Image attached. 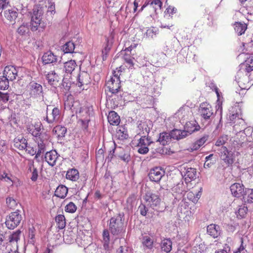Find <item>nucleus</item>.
Returning <instances> with one entry per match:
<instances>
[{"label":"nucleus","instance_id":"obj_1","mask_svg":"<svg viewBox=\"0 0 253 253\" xmlns=\"http://www.w3.org/2000/svg\"><path fill=\"white\" fill-rule=\"evenodd\" d=\"M124 214L119 213L110 219L109 230L116 238H122L126 233V225L124 223Z\"/></svg>","mask_w":253,"mask_h":253},{"label":"nucleus","instance_id":"obj_2","mask_svg":"<svg viewBox=\"0 0 253 253\" xmlns=\"http://www.w3.org/2000/svg\"><path fill=\"white\" fill-rule=\"evenodd\" d=\"M144 199L146 202L147 206L158 212H163L166 209V208L163 209L160 207L161 200L158 194V192L147 191L144 196Z\"/></svg>","mask_w":253,"mask_h":253},{"label":"nucleus","instance_id":"obj_3","mask_svg":"<svg viewBox=\"0 0 253 253\" xmlns=\"http://www.w3.org/2000/svg\"><path fill=\"white\" fill-rule=\"evenodd\" d=\"M28 87L30 98L37 102L44 100V92L41 84L35 82H31Z\"/></svg>","mask_w":253,"mask_h":253},{"label":"nucleus","instance_id":"obj_4","mask_svg":"<svg viewBox=\"0 0 253 253\" xmlns=\"http://www.w3.org/2000/svg\"><path fill=\"white\" fill-rule=\"evenodd\" d=\"M22 219L18 211L12 212L6 217L5 223L8 229H13L19 225Z\"/></svg>","mask_w":253,"mask_h":253},{"label":"nucleus","instance_id":"obj_5","mask_svg":"<svg viewBox=\"0 0 253 253\" xmlns=\"http://www.w3.org/2000/svg\"><path fill=\"white\" fill-rule=\"evenodd\" d=\"M151 145H154V143L151 140L150 138L142 136L139 140L137 144L138 152L141 154H146L149 151L148 146H151Z\"/></svg>","mask_w":253,"mask_h":253},{"label":"nucleus","instance_id":"obj_6","mask_svg":"<svg viewBox=\"0 0 253 253\" xmlns=\"http://www.w3.org/2000/svg\"><path fill=\"white\" fill-rule=\"evenodd\" d=\"M106 88L112 94H115L118 92L121 87L120 81L117 75H115L106 84Z\"/></svg>","mask_w":253,"mask_h":253},{"label":"nucleus","instance_id":"obj_7","mask_svg":"<svg viewBox=\"0 0 253 253\" xmlns=\"http://www.w3.org/2000/svg\"><path fill=\"white\" fill-rule=\"evenodd\" d=\"M199 112L205 121L210 122L211 118L213 115V111L211 105L207 103H203L200 105Z\"/></svg>","mask_w":253,"mask_h":253},{"label":"nucleus","instance_id":"obj_8","mask_svg":"<svg viewBox=\"0 0 253 253\" xmlns=\"http://www.w3.org/2000/svg\"><path fill=\"white\" fill-rule=\"evenodd\" d=\"M48 107L46 108V114L44 117L45 120L48 124H51L57 123L59 120L60 116V111L57 107H54L50 113H48Z\"/></svg>","mask_w":253,"mask_h":253},{"label":"nucleus","instance_id":"obj_9","mask_svg":"<svg viewBox=\"0 0 253 253\" xmlns=\"http://www.w3.org/2000/svg\"><path fill=\"white\" fill-rule=\"evenodd\" d=\"M220 158L227 166H231L234 162L233 152L228 150L226 147H222Z\"/></svg>","mask_w":253,"mask_h":253},{"label":"nucleus","instance_id":"obj_10","mask_svg":"<svg viewBox=\"0 0 253 253\" xmlns=\"http://www.w3.org/2000/svg\"><path fill=\"white\" fill-rule=\"evenodd\" d=\"M165 172L159 167H156L150 170L149 177L151 181L159 182L164 175Z\"/></svg>","mask_w":253,"mask_h":253},{"label":"nucleus","instance_id":"obj_11","mask_svg":"<svg viewBox=\"0 0 253 253\" xmlns=\"http://www.w3.org/2000/svg\"><path fill=\"white\" fill-rule=\"evenodd\" d=\"M17 69L12 66H6L3 71V75L9 81L15 80L17 76Z\"/></svg>","mask_w":253,"mask_h":253},{"label":"nucleus","instance_id":"obj_12","mask_svg":"<svg viewBox=\"0 0 253 253\" xmlns=\"http://www.w3.org/2000/svg\"><path fill=\"white\" fill-rule=\"evenodd\" d=\"M182 174L184 173V178L186 183L195 180L197 176V171L196 169L193 168H184L181 172Z\"/></svg>","mask_w":253,"mask_h":253},{"label":"nucleus","instance_id":"obj_13","mask_svg":"<svg viewBox=\"0 0 253 253\" xmlns=\"http://www.w3.org/2000/svg\"><path fill=\"white\" fill-rule=\"evenodd\" d=\"M230 190L232 194L237 198L242 197L245 191L244 185L239 183L233 184L230 186Z\"/></svg>","mask_w":253,"mask_h":253},{"label":"nucleus","instance_id":"obj_14","mask_svg":"<svg viewBox=\"0 0 253 253\" xmlns=\"http://www.w3.org/2000/svg\"><path fill=\"white\" fill-rule=\"evenodd\" d=\"M59 155L55 150H51L45 153L44 158L47 163L53 167L56 164V162Z\"/></svg>","mask_w":253,"mask_h":253},{"label":"nucleus","instance_id":"obj_15","mask_svg":"<svg viewBox=\"0 0 253 253\" xmlns=\"http://www.w3.org/2000/svg\"><path fill=\"white\" fill-rule=\"evenodd\" d=\"M189 135H190L187 133L185 129L183 130L174 129L171 131V136L173 139L177 140L182 139Z\"/></svg>","mask_w":253,"mask_h":253},{"label":"nucleus","instance_id":"obj_16","mask_svg":"<svg viewBox=\"0 0 253 253\" xmlns=\"http://www.w3.org/2000/svg\"><path fill=\"white\" fill-rule=\"evenodd\" d=\"M207 233L214 238L218 237L220 234V228L219 226L211 224L207 226Z\"/></svg>","mask_w":253,"mask_h":253},{"label":"nucleus","instance_id":"obj_17","mask_svg":"<svg viewBox=\"0 0 253 253\" xmlns=\"http://www.w3.org/2000/svg\"><path fill=\"white\" fill-rule=\"evenodd\" d=\"M4 16L9 22L14 24L18 17V13L14 9H8L4 11Z\"/></svg>","mask_w":253,"mask_h":253},{"label":"nucleus","instance_id":"obj_18","mask_svg":"<svg viewBox=\"0 0 253 253\" xmlns=\"http://www.w3.org/2000/svg\"><path fill=\"white\" fill-rule=\"evenodd\" d=\"M42 60L44 64H47L56 62L57 57L51 51H47L43 55Z\"/></svg>","mask_w":253,"mask_h":253},{"label":"nucleus","instance_id":"obj_19","mask_svg":"<svg viewBox=\"0 0 253 253\" xmlns=\"http://www.w3.org/2000/svg\"><path fill=\"white\" fill-rule=\"evenodd\" d=\"M90 83L89 74L85 72L81 73L78 77V85L81 87L84 84H87Z\"/></svg>","mask_w":253,"mask_h":253},{"label":"nucleus","instance_id":"obj_20","mask_svg":"<svg viewBox=\"0 0 253 253\" xmlns=\"http://www.w3.org/2000/svg\"><path fill=\"white\" fill-rule=\"evenodd\" d=\"M184 128L190 135L194 132L198 131L200 128V126L196 121H191L186 123Z\"/></svg>","mask_w":253,"mask_h":253},{"label":"nucleus","instance_id":"obj_21","mask_svg":"<svg viewBox=\"0 0 253 253\" xmlns=\"http://www.w3.org/2000/svg\"><path fill=\"white\" fill-rule=\"evenodd\" d=\"M208 136L207 135H204L202 138L197 140L188 149L190 152H193L194 151L197 150L202 146L208 140Z\"/></svg>","mask_w":253,"mask_h":253},{"label":"nucleus","instance_id":"obj_22","mask_svg":"<svg viewBox=\"0 0 253 253\" xmlns=\"http://www.w3.org/2000/svg\"><path fill=\"white\" fill-rule=\"evenodd\" d=\"M113 37L112 35L110 36V37L106 38V43L102 51V58L103 60H105L106 58L107 54L111 48L113 43Z\"/></svg>","mask_w":253,"mask_h":253},{"label":"nucleus","instance_id":"obj_23","mask_svg":"<svg viewBox=\"0 0 253 253\" xmlns=\"http://www.w3.org/2000/svg\"><path fill=\"white\" fill-rule=\"evenodd\" d=\"M108 120L111 125L117 126L120 124V116L115 111H110L108 116Z\"/></svg>","mask_w":253,"mask_h":253},{"label":"nucleus","instance_id":"obj_24","mask_svg":"<svg viewBox=\"0 0 253 253\" xmlns=\"http://www.w3.org/2000/svg\"><path fill=\"white\" fill-rule=\"evenodd\" d=\"M27 140L25 138L22 137H16L14 139V146L19 150H24L27 147Z\"/></svg>","mask_w":253,"mask_h":253},{"label":"nucleus","instance_id":"obj_25","mask_svg":"<svg viewBox=\"0 0 253 253\" xmlns=\"http://www.w3.org/2000/svg\"><path fill=\"white\" fill-rule=\"evenodd\" d=\"M68 189L65 185H59L56 189L55 191V196L64 199L67 196L68 193Z\"/></svg>","mask_w":253,"mask_h":253},{"label":"nucleus","instance_id":"obj_26","mask_svg":"<svg viewBox=\"0 0 253 253\" xmlns=\"http://www.w3.org/2000/svg\"><path fill=\"white\" fill-rule=\"evenodd\" d=\"M45 27L44 23L42 22L39 20H35L31 19L30 21V29L32 31L35 32L38 30L40 28L42 30L44 29Z\"/></svg>","mask_w":253,"mask_h":253},{"label":"nucleus","instance_id":"obj_27","mask_svg":"<svg viewBox=\"0 0 253 253\" xmlns=\"http://www.w3.org/2000/svg\"><path fill=\"white\" fill-rule=\"evenodd\" d=\"M66 177L67 179L75 181L79 178V173L77 169H69L66 173Z\"/></svg>","mask_w":253,"mask_h":253},{"label":"nucleus","instance_id":"obj_28","mask_svg":"<svg viewBox=\"0 0 253 253\" xmlns=\"http://www.w3.org/2000/svg\"><path fill=\"white\" fill-rule=\"evenodd\" d=\"M171 138H172V137L171 136V132L169 133L168 132H164L160 133L159 137L157 140V142H159L161 144L164 146L170 141Z\"/></svg>","mask_w":253,"mask_h":253},{"label":"nucleus","instance_id":"obj_29","mask_svg":"<svg viewBox=\"0 0 253 253\" xmlns=\"http://www.w3.org/2000/svg\"><path fill=\"white\" fill-rule=\"evenodd\" d=\"M46 77L48 83L51 85H56V83L59 81V77L54 71L48 73Z\"/></svg>","mask_w":253,"mask_h":253},{"label":"nucleus","instance_id":"obj_30","mask_svg":"<svg viewBox=\"0 0 253 253\" xmlns=\"http://www.w3.org/2000/svg\"><path fill=\"white\" fill-rule=\"evenodd\" d=\"M42 14L43 12L41 8L35 7L33 9V12L31 14V19L42 21Z\"/></svg>","mask_w":253,"mask_h":253},{"label":"nucleus","instance_id":"obj_31","mask_svg":"<svg viewBox=\"0 0 253 253\" xmlns=\"http://www.w3.org/2000/svg\"><path fill=\"white\" fill-rule=\"evenodd\" d=\"M242 196L245 203H253V189H246L244 195Z\"/></svg>","mask_w":253,"mask_h":253},{"label":"nucleus","instance_id":"obj_32","mask_svg":"<svg viewBox=\"0 0 253 253\" xmlns=\"http://www.w3.org/2000/svg\"><path fill=\"white\" fill-rule=\"evenodd\" d=\"M77 67L75 60H71L64 63L65 71L67 74H71Z\"/></svg>","mask_w":253,"mask_h":253},{"label":"nucleus","instance_id":"obj_33","mask_svg":"<svg viewBox=\"0 0 253 253\" xmlns=\"http://www.w3.org/2000/svg\"><path fill=\"white\" fill-rule=\"evenodd\" d=\"M34 161H30L28 164L29 169L28 170L32 172V176L31 179L33 181H35L37 180L38 177V172L36 168H34Z\"/></svg>","mask_w":253,"mask_h":253},{"label":"nucleus","instance_id":"obj_34","mask_svg":"<svg viewBox=\"0 0 253 253\" xmlns=\"http://www.w3.org/2000/svg\"><path fill=\"white\" fill-rule=\"evenodd\" d=\"M21 231L20 230H17L16 231L13 232L12 234L8 235L7 241L10 243H17L20 240V235Z\"/></svg>","mask_w":253,"mask_h":253},{"label":"nucleus","instance_id":"obj_35","mask_svg":"<svg viewBox=\"0 0 253 253\" xmlns=\"http://www.w3.org/2000/svg\"><path fill=\"white\" fill-rule=\"evenodd\" d=\"M161 249L162 251L168 253L172 249V242L169 239H164L161 242Z\"/></svg>","mask_w":253,"mask_h":253},{"label":"nucleus","instance_id":"obj_36","mask_svg":"<svg viewBox=\"0 0 253 253\" xmlns=\"http://www.w3.org/2000/svg\"><path fill=\"white\" fill-rule=\"evenodd\" d=\"M247 28V26L245 23L241 22H236L235 24L234 29L235 32L238 35H242L243 34Z\"/></svg>","mask_w":253,"mask_h":253},{"label":"nucleus","instance_id":"obj_37","mask_svg":"<svg viewBox=\"0 0 253 253\" xmlns=\"http://www.w3.org/2000/svg\"><path fill=\"white\" fill-rule=\"evenodd\" d=\"M54 132L58 137H63L67 132V129L65 126H57L53 129Z\"/></svg>","mask_w":253,"mask_h":253},{"label":"nucleus","instance_id":"obj_38","mask_svg":"<svg viewBox=\"0 0 253 253\" xmlns=\"http://www.w3.org/2000/svg\"><path fill=\"white\" fill-rule=\"evenodd\" d=\"M103 247L106 250L109 248L110 234L109 231L107 229L104 230L103 232Z\"/></svg>","mask_w":253,"mask_h":253},{"label":"nucleus","instance_id":"obj_39","mask_svg":"<svg viewBox=\"0 0 253 253\" xmlns=\"http://www.w3.org/2000/svg\"><path fill=\"white\" fill-rule=\"evenodd\" d=\"M242 66L245 67V70L248 73L253 71V56L248 58L245 63L242 64Z\"/></svg>","mask_w":253,"mask_h":253},{"label":"nucleus","instance_id":"obj_40","mask_svg":"<svg viewBox=\"0 0 253 253\" xmlns=\"http://www.w3.org/2000/svg\"><path fill=\"white\" fill-rule=\"evenodd\" d=\"M154 241L148 236H145L143 237L142 244L147 249H151L153 247Z\"/></svg>","mask_w":253,"mask_h":253},{"label":"nucleus","instance_id":"obj_41","mask_svg":"<svg viewBox=\"0 0 253 253\" xmlns=\"http://www.w3.org/2000/svg\"><path fill=\"white\" fill-rule=\"evenodd\" d=\"M55 221L59 229H63L66 225L65 218L62 214H59L55 217Z\"/></svg>","mask_w":253,"mask_h":253},{"label":"nucleus","instance_id":"obj_42","mask_svg":"<svg viewBox=\"0 0 253 253\" xmlns=\"http://www.w3.org/2000/svg\"><path fill=\"white\" fill-rule=\"evenodd\" d=\"M75 49V44L72 42H66L62 46V50L65 53H72Z\"/></svg>","mask_w":253,"mask_h":253},{"label":"nucleus","instance_id":"obj_43","mask_svg":"<svg viewBox=\"0 0 253 253\" xmlns=\"http://www.w3.org/2000/svg\"><path fill=\"white\" fill-rule=\"evenodd\" d=\"M17 32L21 36L25 35L29 32V28L27 23H23L17 30Z\"/></svg>","mask_w":253,"mask_h":253},{"label":"nucleus","instance_id":"obj_44","mask_svg":"<svg viewBox=\"0 0 253 253\" xmlns=\"http://www.w3.org/2000/svg\"><path fill=\"white\" fill-rule=\"evenodd\" d=\"M9 80L3 75L0 76V89L5 90L9 86Z\"/></svg>","mask_w":253,"mask_h":253},{"label":"nucleus","instance_id":"obj_45","mask_svg":"<svg viewBox=\"0 0 253 253\" xmlns=\"http://www.w3.org/2000/svg\"><path fill=\"white\" fill-rule=\"evenodd\" d=\"M35 233L36 229L34 227L32 226L29 228V238L30 240L29 242L31 244H34L35 241Z\"/></svg>","mask_w":253,"mask_h":253},{"label":"nucleus","instance_id":"obj_46","mask_svg":"<svg viewBox=\"0 0 253 253\" xmlns=\"http://www.w3.org/2000/svg\"><path fill=\"white\" fill-rule=\"evenodd\" d=\"M162 4L160 0H154L150 3V5L154 9L155 11L156 12L157 9H161Z\"/></svg>","mask_w":253,"mask_h":253},{"label":"nucleus","instance_id":"obj_47","mask_svg":"<svg viewBox=\"0 0 253 253\" xmlns=\"http://www.w3.org/2000/svg\"><path fill=\"white\" fill-rule=\"evenodd\" d=\"M65 210L67 212L74 213L77 210V207L74 203L71 202L66 206Z\"/></svg>","mask_w":253,"mask_h":253},{"label":"nucleus","instance_id":"obj_48","mask_svg":"<svg viewBox=\"0 0 253 253\" xmlns=\"http://www.w3.org/2000/svg\"><path fill=\"white\" fill-rule=\"evenodd\" d=\"M48 135L46 133H40L39 135L36 138V140L39 142H42L43 141V143H46L48 139Z\"/></svg>","mask_w":253,"mask_h":253},{"label":"nucleus","instance_id":"obj_49","mask_svg":"<svg viewBox=\"0 0 253 253\" xmlns=\"http://www.w3.org/2000/svg\"><path fill=\"white\" fill-rule=\"evenodd\" d=\"M247 211L248 208L245 206V204H244L240 206L238 213L241 217H243L247 214Z\"/></svg>","mask_w":253,"mask_h":253},{"label":"nucleus","instance_id":"obj_50","mask_svg":"<svg viewBox=\"0 0 253 253\" xmlns=\"http://www.w3.org/2000/svg\"><path fill=\"white\" fill-rule=\"evenodd\" d=\"M48 4L47 14H50L52 16L55 13V4L54 2L48 1Z\"/></svg>","mask_w":253,"mask_h":253},{"label":"nucleus","instance_id":"obj_51","mask_svg":"<svg viewBox=\"0 0 253 253\" xmlns=\"http://www.w3.org/2000/svg\"><path fill=\"white\" fill-rule=\"evenodd\" d=\"M117 253H132V250L126 246H121L117 250Z\"/></svg>","mask_w":253,"mask_h":253},{"label":"nucleus","instance_id":"obj_52","mask_svg":"<svg viewBox=\"0 0 253 253\" xmlns=\"http://www.w3.org/2000/svg\"><path fill=\"white\" fill-rule=\"evenodd\" d=\"M227 139V136L226 135L221 136L216 141L215 145L217 146L223 145L225 143Z\"/></svg>","mask_w":253,"mask_h":253},{"label":"nucleus","instance_id":"obj_53","mask_svg":"<svg viewBox=\"0 0 253 253\" xmlns=\"http://www.w3.org/2000/svg\"><path fill=\"white\" fill-rule=\"evenodd\" d=\"M134 58L131 57L129 55L125 54L124 56V59L126 63H127L129 66V68L133 66V59Z\"/></svg>","mask_w":253,"mask_h":253},{"label":"nucleus","instance_id":"obj_54","mask_svg":"<svg viewBox=\"0 0 253 253\" xmlns=\"http://www.w3.org/2000/svg\"><path fill=\"white\" fill-rule=\"evenodd\" d=\"M240 240L241 245L237 250L234 252V253H244L245 252L246 245L244 244L242 238H241Z\"/></svg>","mask_w":253,"mask_h":253},{"label":"nucleus","instance_id":"obj_55","mask_svg":"<svg viewBox=\"0 0 253 253\" xmlns=\"http://www.w3.org/2000/svg\"><path fill=\"white\" fill-rule=\"evenodd\" d=\"M146 206V205L141 204L138 207V211L143 216H146L148 212V210Z\"/></svg>","mask_w":253,"mask_h":253},{"label":"nucleus","instance_id":"obj_56","mask_svg":"<svg viewBox=\"0 0 253 253\" xmlns=\"http://www.w3.org/2000/svg\"><path fill=\"white\" fill-rule=\"evenodd\" d=\"M69 233L70 234V236L67 234V232L64 233L63 235V239L64 241L68 244L71 243L72 241H74V239L72 235L73 233L72 232H69Z\"/></svg>","mask_w":253,"mask_h":253},{"label":"nucleus","instance_id":"obj_57","mask_svg":"<svg viewBox=\"0 0 253 253\" xmlns=\"http://www.w3.org/2000/svg\"><path fill=\"white\" fill-rule=\"evenodd\" d=\"M8 234L6 231H2L0 230V244L4 241H7Z\"/></svg>","mask_w":253,"mask_h":253},{"label":"nucleus","instance_id":"obj_58","mask_svg":"<svg viewBox=\"0 0 253 253\" xmlns=\"http://www.w3.org/2000/svg\"><path fill=\"white\" fill-rule=\"evenodd\" d=\"M26 152L32 156L34 155L36 153V150H35L33 147H31L30 146L28 145V143H27V147L24 149Z\"/></svg>","mask_w":253,"mask_h":253},{"label":"nucleus","instance_id":"obj_59","mask_svg":"<svg viewBox=\"0 0 253 253\" xmlns=\"http://www.w3.org/2000/svg\"><path fill=\"white\" fill-rule=\"evenodd\" d=\"M6 149V142L4 140L0 141V151L1 152H5Z\"/></svg>","mask_w":253,"mask_h":253},{"label":"nucleus","instance_id":"obj_60","mask_svg":"<svg viewBox=\"0 0 253 253\" xmlns=\"http://www.w3.org/2000/svg\"><path fill=\"white\" fill-rule=\"evenodd\" d=\"M6 203L12 207L16 205V201L12 198L9 197L6 199Z\"/></svg>","mask_w":253,"mask_h":253},{"label":"nucleus","instance_id":"obj_61","mask_svg":"<svg viewBox=\"0 0 253 253\" xmlns=\"http://www.w3.org/2000/svg\"><path fill=\"white\" fill-rule=\"evenodd\" d=\"M6 6V0H0V12Z\"/></svg>","mask_w":253,"mask_h":253},{"label":"nucleus","instance_id":"obj_62","mask_svg":"<svg viewBox=\"0 0 253 253\" xmlns=\"http://www.w3.org/2000/svg\"><path fill=\"white\" fill-rule=\"evenodd\" d=\"M167 12L169 14L175 13L176 12V9L174 7L169 6L166 9Z\"/></svg>","mask_w":253,"mask_h":253},{"label":"nucleus","instance_id":"obj_63","mask_svg":"<svg viewBox=\"0 0 253 253\" xmlns=\"http://www.w3.org/2000/svg\"><path fill=\"white\" fill-rule=\"evenodd\" d=\"M0 97L3 102H7L9 100V95L7 93H2Z\"/></svg>","mask_w":253,"mask_h":253},{"label":"nucleus","instance_id":"obj_64","mask_svg":"<svg viewBox=\"0 0 253 253\" xmlns=\"http://www.w3.org/2000/svg\"><path fill=\"white\" fill-rule=\"evenodd\" d=\"M237 117H238V114L237 113L232 114L230 113L229 116V118L230 121H233Z\"/></svg>","mask_w":253,"mask_h":253}]
</instances>
